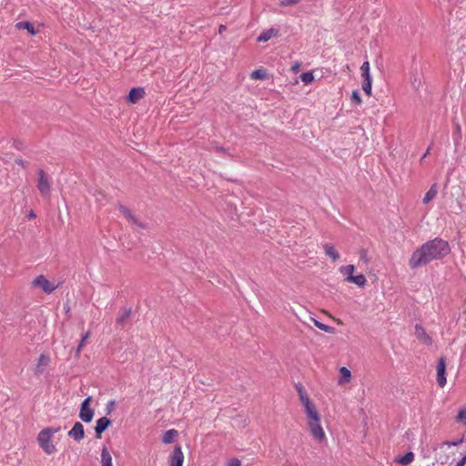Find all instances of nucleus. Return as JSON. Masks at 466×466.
Listing matches in <instances>:
<instances>
[{"label": "nucleus", "mask_w": 466, "mask_h": 466, "mask_svg": "<svg viewBox=\"0 0 466 466\" xmlns=\"http://www.w3.org/2000/svg\"><path fill=\"white\" fill-rule=\"evenodd\" d=\"M339 377L338 380L339 386H343V385L350 382V380L352 379V375H351V371L348 368L341 367L339 370Z\"/></svg>", "instance_id": "12"}, {"label": "nucleus", "mask_w": 466, "mask_h": 466, "mask_svg": "<svg viewBox=\"0 0 466 466\" xmlns=\"http://www.w3.org/2000/svg\"><path fill=\"white\" fill-rule=\"evenodd\" d=\"M277 35H278V32L275 29L270 28L268 30L262 32L258 35L257 40H258V42H267L269 39H271L273 36H276Z\"/></svg>", "instance_id": "20"}, {"label": "nucleus", "mask_w": 466, "mask_h": 466, "mask_svg": "<svg viewBox=\"0 0 466 466\" xmlns=\"http://www.w3.org/2000/svg\"><path fill=\"white\" fill-rule=\"evenodd\" d=\"M351 101L357 105H360L362 103V99L358 90H354L351 93Z\"/></svg>", "instance_id": "30"}, {"label": "nucleus", "mask_w": 466, "mask_h": 466, "mask_svg": "<svg viewBox=\"0 0 466 466\" xmlns=\"http://www.w3.org/2000/svg\"><path fill=\"white\" fill-rule=\"evenodd\" d=\"M90 337V332H86L82 336L81 341L78 344L76 350V356L79 357L84 346L86 345V342L87 339Z\"/></svg>", "instance_id": "26"}, {"label": "nucleus", "mask_w": 466, "mask_h": 466, "mask_svg": "<svg viewBox=\"0 0 466 466\" xmlns=\"http://www.w3.org/2000/svg\"><path fill=\"white\" fill-rule=\"evenodd\" d=\"M345 280L349 283H354L358 287H364L367 283V279L364 275L360 274L357 276L347 277Z\"/></svg>", "instance_id": "16"}, {"label": "nucleus", "mask_w": 466, "mask_h": 466, "mask_svg": "<svg viewBox=\"0 0 466 466\" xmlns=\"http://www.w3.org/2000/svg\"><path fill=\"white\" fill-rule=\"evenodd\" d=\"M438 194V186L437 184H433L431 188L428 190V192L425 194L422 202L423 204H428L430 201H431Z\"/></svg>", "instance_id": "19"}, {"label": "nucleus", "mask_w": 466, "mask_h": 466, "mask_svg": "<svg viewBox=\"0 0 466 466\" xmlns=\"http://www.w3.org/2000/svg\"><path fill=\"white\" fill-rule=\"evenodd\" d=\"M60 427H47L38 433V444L46 454L51 455L56 451V444L53 441V436L60 431Z\"/></svg>", "instance_id": "3"}, {"label": "nucleus", "mask_w": 466, "mask_h": 466, "mask_svg": "<svg viewBox=\"0 0 466 466\" xmlns=\"http://www.w3.org/2000/svg\"><path fill=\"white\" fill-rule=\"evenodd\" d=\"M450 251L449 243L440 238H436L427 241L413 251L409 260V266L412 269L425 266L433 260L444 258Z\"/></svg>", "instance_id": "2"}, {"label": "nucleus", "mask_w": 466, "mask_h": 466, "mask_svg": "<svg viewBox=\"0 0 466 466\" xmlns=\"http://www.w3.org/2000/svg\"><path fill=\"white\" fill-rule=\"evenodd\" d=\"M177 434H178L177 431H176L174 429L168 430L165 432L162 441L166 444L172 443L174 441V440L176 439V437L177 436Z\"/></svg>", "instance_id": "22"}, {"label": "nucleus", "mask_w": 466, "mask_h": 466, "mask_svg": "<svg viewBox=\"0 0 466 466\" xmlns=\"http://www.w3.org/2000/svg\"><path fill=\"white\" fill-rule=\"evenodd\" d=\"M360 259L363 260L365 263H369L370 261L368 252L364 249L360 251Z\"/></svg>", "instance_id": "34"}, {"label": "nucleus", "mask_w": 466, "mask_h": 466, "mask_svg": "<svg viewBox=\"0 0 466 466\" xmlns=\"http://www.w3.org/2000/svg\"><path fill=\"white\" fill-rule=\"evenodd\" d=\"M110 420L106 417H102L96 420L95 431L98 437H100V434L110 425Z\"/></svg>", "instance_id": "13"}, {"label": "nucleus", "mask_w": 466, "mask_h": 466, "mask_svg": "<svg viewBox=\"0 0 466 466\" xmlns=\"http://www.w3.org/2000/svg\"><path fill=\"white\" fill-rule=\"evenodd\" d=\"M361 88L364 93L368 96H371V88H372V81H363L361 85Z\"/></svg>", "instance_id": "29"}, {"label": "nucleus", "mask_w": 466, "mask_h": 466, "mask_svg": "<svg viewBox=\"0 0 466 466\" xmlns=\"http://www.w3.org/2000/svg\"><path fill=\"white\" fill-rule=\"evenodd\" d=\"M354 271H355L354 265L342 266L339 268V272L343 275H346L347 277L353 276Z\"/></svg>", "instance_id": "27"}, {"label": "nucleus", "mask_w": 466, "mask_h": 466, "mask_svg": "<svg viewBox=\"0 0 466 466\" xmlns=\"http://www.w3.org/2000/svg\"><path fill=\"white\" fill-rule=\"evenodd\" d=\"M300 79L304 84H310L314 81V76L312 71L305 72L300 75Z\"/></svg>", "instance_id": "28"}, {"label": "nucleus", "mask_w": 466, "mask_h": 466, "mask_svg": "<svg viewBox=\"0 0 466 466\" xmlns=\"http://www.w3.org/2000/svg\"><path fill=\"white\" fill-rule=\"evenodd\" d=\"M68 436L76 441H80L84 439L85 431L83 424L79 421L76 422L73 428L68 431Z\"/></svg>", "instance_id": "9"}, {"label": "nucleus", "mask_w": 466, "mask_h": 466, "mask_svg": "<svg viewBox=\"0 0 466 466\" xmlns=\"http://www.w3.org/2000/svg\"><path fill=\"white\" fill-rule=\"evenodd\" d=\"M457 420L462 422L466 426V408L460 410L457 415Z\"/></svg>", "instance_id": "31"}, {"label": "nucleus", "mask_w": 466, "mask_h": 466, "mask_svg": "<svg viewBox=\"0 0 466 466\" xmlns=\"http://www.w3.org/2000/svg\"><path fill=\"white\" fill-rule=\"evenodd\" d=\"M361 73L370 72V63L368 61L364 62L360 66Z\"/></svg>", "instance_id": "36"}, {"label": "nucleus", "mask_w": 466, "mask_h": 466, "mask_svg": "<svg viewBox=\"0 0 466 466\" xmlns=\"http://www.w3.org/2000/svg\"><path fill=\"white\" fill-rule=\"evenodd\" d=\"M415 336L422 344L431 345L432 343L431 336L421 325L417 324L415 326Z\"/></svg>", "instance_id": "10"}, {"label": "nucleus", "mask_w": 466, "mask_h": 466, "mask_svg": "<svg viewBox=\"0 0 466 466\" xmlns=\"http://www.w3.org/2000/svg\"><path fill=\"white\" fill-rule=\"evenodd\" d=\"M101 466H113L112 456L106 447H103L101 451Z\"/></svg>", "instance_id": "17"}, {"label": "nucleus", "mask_w": 466, "mask_h": 466, "mask_svg": "<svg viewBox=\"0 0 466 466\" xmlns=\"http://www.w3.org/2000/svg\"><path fill=\"white\" fill-rule=\"evenodd\" d=\"M18 164L22 165L23 164V160L22 159H19L16 161Z\"/></svg>", "instance_id": "43"}, {"label": "nucleus", "mask_w": 466, "mask_h": 466, "mask_svg": "<svg viewBox=\"0 0 466 466\" xmlns=\"http://www.w3.org/2000/svg\"><path fill=\"white\" fill-rule=\"evenodd\" d=\"M120 210L124 214V216L129 220V222H131L134 225H137L138 228L143 229V225L141 223H138L137 218L131 213V211L128 208L125 207H120Z\"/></svg>", "instance_id": "18"}, {"label": "nucleus", "mask_w": 466, "mask_h": 466, "mask_svg": "<svg viewBox=\"0 0 466 466\" xmlns=\"http://www.w3.org/2000/svg\"><path fill=\"white\" fill-rule=\"evenodd\" d=\"M16 27L18 29H25L28 31V33L32 35H35L37 34V31L35 29L34 25L27 22V21H21L16 24Z\"/></svg>", "instance_id": "21"}, {"label": "nucleus", "mask_w": 466, "mask_h": 466, "mask_svg": "<svg viewBox=\"0 0 466 466\" xmlns=\"http://www.w3.org/2000/svg\"><path fill=\"white\" fill-rule=\"evenodd\" d=\"M361 77L363 78V81H372L370 72L361 73Z\"/></svg>", "instance_id": "38"}, {"label": "nucleus", "mask_w": 466, "mask_h": 466, "mask_svg": "<svg viewBox=\"0 0 466 466\" xmlns=\"http://www.w3.org/2000/svg\"><path fill=\"white\" fill-rule=\"evenodd\" d=\"M184 454L179 445L175 446L172 453L168 457L169 466H183Z\"/></svg>", "instance_id": "7"}, {"label": "nucleus", "mask_w": 466, "mask_h": 466, "mask_svg": "<svg viewBox=\"0 0 466 466\" xmlns=\"http://www.w3.org/2000/svg\"><path fill=\"white\" fill-rule=\"evenodd\" d=\"M250 77L254 80H263L267 78V74L263 68H258L252 71Z\"/></svg>", "instance_id": "25"}, {"label": "nucleus", "mask_w": 466, "mask_h": 466, "mask_svg": "<svg viewBox=\"0 0 466 466\" xmlns=\"http://www.w3.org/2000/svg\"><path fill=\"white\" fill-rule=\"evenodd\" d=\"M34 287L42 289L45 293L50 294L56 290L58 287L57 284L49 281L45 276L40 275L32 282Z\"/></svg>", "instance_id": "4"}, {"label": "nucleus", "mask_w": 466, "mask_h": 466, "mask_svg": "<svg viewBox=\"0 0 466 466\" xmlns=\"http://www.w3.org/2000/svg\"><path fill=\"white\" fill-rule=\"evenodd\" d=\"M91 397H87L81 404L79 418L85 422H90L94 417V410L90 408Z\"/></svg>", "instance_id": "6"}, {"label": "nucleus", "mask_w": 466, "mask_h": 466, "mask_svg": "<svg viewBox=\"0 0 466 466\" xmlns=\"http://www.w3.org/2000/svg\"><path fill=\"white\" fill-rule=\"evenodd\" d=\"M312 321H313L314 325H315L318 329H319L320 330H322V331H325V332H327V333H330V334H333V333H334V331H335V329H334L333 327H330V326H329V325H326V324H324V323H322V322H320V321H319V320H317V319H312Z\"/></svg>", "instance_id": "23"}, {"label": "nucleus", "mask_w": 466, "mask_h": 466, "mask_svg": "<svg viewBox=\"0 0 466 466\" xmlns=\"http://www.w3.org/2000/svg\"><path fill=\"white\" fill-rule=\"evenodd\" d=\"M413 460H414L413 452L409 451L401 458L397 459L396 461L406 466V465L410 464L413 461Z\"/></svg>", "instance_id": "24"}, {"label": "nucleus", "mask_w": 466, "mask_h": 466, "mask_svg": "<svg viewBox=\"0 0 466 466\" xmlns=\"http://www.w3.org/2000/svg\"><path fill=\"white\" fill-rule=\"evenodd\" d=\"M37 188L43 196H48L51 188L49 177L43 169L38 172Z\"/></svg>", "instance_id": "5"}, {"label": "nucleus", "mask_w": 466, "mask_h": 466, "mask_svg": "<svg viewBox=\"0 0 466 466\" xmlns=\"http://www.w3.org/2000/svg\"><path fill=\"white\" fill-rule=\"evenodd\" d=\"M301 0H280L279 5L281 6H289L294 5L298 3H299Z\"/></svg>", "instance_id": "32"}, {"label": "nucleus", "mask_w": 466, "mask_h": 466, "mask_svg": "<svg viewBox=\"0 0 466 466\" xmlns=\"http://www.w3.org/2000/svg\"><path fill=\"white\" fill-rule=\"evenodd\" d=\"M445 371H446V362H445V359L443 357H441L439 360V362L437 365V382L441 388H443L446 384Z\"/></svg>", "instance_id": "8"}, {"label": "nucleus", "mask_w": 466, "mask_h": 466, "mask_svg": "<svg viewBox=\"0 0 466 466\" xmlns=\"http://www.w3.org/2000/svg\"><path fill=\"white\" fill-rule=\"evenodd\" d=\"M296 390L299 400L304 408L306 425L309 432L316 442L320 444L326 442V432L321 424V415L316 404L311 400L305 388L301 384H297Z\"/></svg>", "instance_id": "1"}, {"label": "nucleus", "mask_w": 466, "mask_h": 466, "mask_svg": "<svg viewBox=\"0 0 466 466\" xmlns=\"http://www.w3.org/2000/svg\"><path fill=\"white\" fill-rule=\"evenodd\" d=\"M226 28H227L226 25H220L218 27V33L222 34L226 30Z\"/></svg>", "instance_id": "40"}, {"label": "nucleus", "mask_w": 466, "mask_h": 466, "mask_svg": "<svg viewBox=\"0 0 466 466\" xmlns=\"http://www.w3.org/2000/svg\"><path fill=\"white\" fill-rule=\"evenodd\" d=\"M114 405H115V401L114 400L109 401L108 404H107L108 410H111L113 409Z\"/></svg>", "instance_id": "39"}, {"label": "nucleus", "mask_w": 466, "mask_h": 466, "mask_svg": "<svg viewBox=\"0 0 466 466\" xmlns=\"http://www.w3.org/2000/svg\"><path fill=\"white\" fill-rule=\"evenodd\" d=\"M227 465L228 466H240L241 461L238 458H232L228 461Z\"/></svg>", "instance_id": "33"}, {"label": "nucleus", "mask_w": 466, "mask_h": 466, "mask_svg": "<svg viewBox=\"0 0 466 466\" xmlns=\"http://www.w3.org/2000/svg\"><path fill=\"white\" fill-rule=\"evenodd\" d=\"M146 95L144 87H134L129 91L127 100L131 104H136L139 100L143 99Z\"/></svg>", "instance_id": "11"}, {"label": "nucleus", "mask_w": 466, "mask_h": 466, "mask_svg": "<svg viewBox=\"0 0 466 466\" xmlns=\"http://www.w3.org/2000/svg\"><path fill=\"white\" fill-rule=\"evenodd\" d=\"M325 255L329 257L332 261H337L339 258V254L336 248L329 243L323 245Z\"/></svg>", "instance_id": "14"}, {"label": "nucleus", "mask_w": 466, "mask_h": 466, "mask_svg": "<svg viewBox=\"0 0 466 466\" xmlns=\"http://www.w3.org/2000/svg\"><path fill=\"white\" fill-rule=\"evenodd\" d=\"M429 151H430V149L428 148V149H427V151H426V153L423 155L422 158H424V157H426L428 156Z\"/></svg>", "instance_id": "41"}, {"label": "nucleus", "mask_w": 466, "mask_h": 466, "mask_svg": "<svg viewBox=\"0 0 466 466\" xmlns=\"http://www.w3.org/2000/svg\"><path fill=\"white\" fill-rule=\"evenodd\" d=\"M29 218H35V214H34L33 212H31V213L29 214Z\"/></svg>", "instance_id": "42"}, {"label": "nucleus", "mask_w": 466, "mask_h": 466, "mask_svg": "<svg viewBox=\"0 0 466 466\" xmlns=\"http://www.w3.org/2000/svg\"><path fill=\"white\" fill-rule=\"evenodd\" d=\"M49 361H50V359L48 356H46L45 354H41L38 359V363L35 368V373L41 374L44 371V370L46 369V367L48 366Z\"/></svg>", "instance_id": "15"}, {"label": "nucleus", "mask_w": 466, "mask_h": 466, "mask_svg": "<svg viewBox=\"0 0 466 466\" xmlns=\"http://www.w3.org/2000/svg\"><path fill=\"white\" fill-rule=\"evenodd\" d=\"M301 63L300 62H295L294 65L291 66L290 70L293 73H298L300 69Z\"/></svg>", "instance_id": "35"}, {"label": "nucleus", "mask_w": 466, "mask_h": 466, "mask_svg": "<svg viewBox=\"0 0 466 466\" xmlns=\"http://www.w3.org/2000/svg\"><path fill=\"white\" fill-rule=\"evenodd\" d=\"M466 463V453L461 454V460L457 462L455 466H464Z\"/></svg>", "instance_id": "37"}]
</instances>
